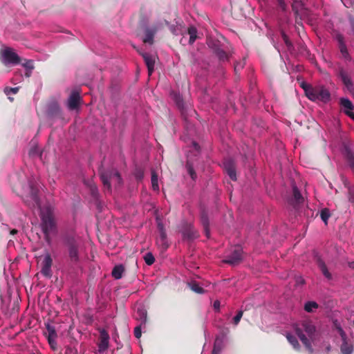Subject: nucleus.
<instances>
[{"label": "nucleus", "instance_id": "nucleus-1", "mask_svg": "<svg viewBox=\"0 0 354 354\" xmlns=\"http://www.w3.org/2000/svg\"><path fill=\"white\" fill-rule=\"evenodd\" d=\"M295 331L309 354H313L314 349L311 342L315 340L317 336L316 327L313 323L309 320H304L300 326L295 328Z\"/></svg>", "mask_w": 354, "mask_h": 354}, {"label": "nucleus", "instance_id": "nucleus-2", "mask_svg": "<svg viewBox=\"0 0 354 354\" xmlns=\"http://www.w3.org/2000/svg\"><path fill=\"white\" fill-rule=\"evenodd\" d=\"M301 87L304 90L306 95L311 101H321L324 103H327L330 100V93L323 85L313 86L302 84Z\"/></svg>", "mask_w": 354, "mask_h": 354}, {"label": "nucleus", "instance_id": "nucleus-3", "mask_svg": "<svg viewBox=\"0 0 354 354\" xmlns=\"http://www.w3.org/2000/svg\"><path fill=\"white\" fill-rule=\"evenodd\" d=\"M66 249V259L70 263H77L80 261L79 248L80 241L79 238L68 236L65 239Z\"/></svg>", "mask_w": 354, "mask_h": 354}, {"label": "nucleus", "instance_id": "nucleus-4", "mask_svg": "<svg viewBox=\"0 0 354 354\" xmlns=\"http://www.w3.org/2000/svg\"><path fill=\"white\" fill-rule=\"evenodd\" d=\"M41 227L46 239L55 230V221L52 211L46 208L45 212L41 213Z\"/></svg>", "mask_w": 354, "mask_h": 354}, {"label": "nucleus", "instance_id": "nucleus-5", "mask_svg": "<svg viewBox=\"0 0 354 354\" xmlns=\"http://www.w3.org/2000/svg\"><path fill=\"white\" fill-rule=\"evenodd\" d=\"M20 57L10 48H5L1 53V61L5 64H18Z\"/></svg>", "mask_w": 354, "mask_h": 354}, {"label": "nucleus", "instance_id": "nucleus-6", "mask_svg": "<svg viewBox=\"0 0 354 354\" xmlns=\"http://www.w3.org/2000/svg\"><path fill=\"white\" fill-rule=\"evenodd\" d=\"M184 240L192 241L199 236L198 231L191 223H185L180 230Z\"/></svg>", "mask_w": 354, "mask_h": 354}, {"label": "nucleus", "instance_id": "nucleus-7", "mask_svg": "<svg viewBox=\"0 0 354 354\" xmlns=\"http://www.w3.org/2000/svg\"><path fill=\"white\" fill-rule=\"evenodd\" d=\"M109 335L104 329L100 330V336L98 339V349L97 354H103L109 348Z\"/></svg>", "mask_w": 354, "mask_h": 354}, {"label": "nucleus", "instance_id": "nucleus-8", "mask_svg": "<svg viewBox=\"0 0 354 354\" xmlns=\"http://www.w3.org/2000/svg\"><path fill=\"white\" fill-rule=\"evenodd\" d=\"M242 248L240 246H236L230 254L223 260V262L227 264L240 263L242 259Z\"/></svg>", "mask_w": 354, "mask_h": 354}, {"label": "nucleus", "instance_id": "nucleus-9", "mask_svg": "<svg viewBox=\"0 0 354 354\" xmlns=\"http://www.w3.org/2000/svg\"><path fill=\"white\" fill-rule=\"evenodd\" d=\"M81 101L80 93L77 90H73L67 100V107L73 111L79 108Z\"/></svg>", "mask_w": 354, "mask_h": 354}, {"label": "nucleus", "instance_id": "nucleus-10", "mask_svg": "<svg viewBox=\"0 0 354 354\" xmlns=\"http://www.w3.org/2000/svg\"><path fill=\"white\" fill-rule=\"evenodd\" d=\"M104 164L105 162L103 161L99 167V175L104 185L109 189L111 188V171L108 166L105 167Z\"/></svg>", "mask_w": 354, "mask_h": 354}, {"label": "nucleus", "instance_id": "nucleus-11", "mask_svg": "<svg viewBox=\"0 0 354 354\" xmlns=\"http://www.w3.org/2000/svg\"><path fill=\"white\" fill-rule=\"evenodd\" d=\"M336 39L338 42V48L339 50L342 58H344L346 61H351L352 58L349 55L343 35L341 34H337L336 35Z\"/></svg>", "mask_w": 354, "mask_h": 354}, {"label": "nucleus", "instance_id": "nucleus-12", "mask_svg": "<svg viewBox=\"0 0 354 354\" xmlns=\"http://www.w3.org/2000/svg\"><path fill=\"white\" fill-rule=\"evenodd\" d=\"M338 77L341 79L342 83L346 89L351 92H354V86L351 79L347 72L344 68H340L338 71Z\"/></svg>", "mask_w": 354, "mask_h": 354}, {"label": "nucleus", "instance_id": "nucleus-13", "mask_svg": "<svg viewBox=\"0 0 354 354\" xmlns=\"http://www.w3.org/2000/svg\"><path fill=\"white\" fill-rule=\"evenodd\" d=\"M340 104L344 109V113L354 120V113L353 112L354 106L352 102L348 98H341Z\"/></svg>", "mask_w": 354, "mask_h": 354}, {"label": "nucleus", "instance_id": "nucleus-14", "mask_svg": "<svg viewBox=\"0 0 354 354\" xmlns=\"http://www.w3.org/2000/svg\"><path fill=\"white\" fill-rule=\"evenodd\" d=\"M142 56L144 59V61L147 66L148 74L151 75L154 71V65L156 62V56L145 53H142Z\"/></svg>", "mask_w": 354, "mask_h": 354}, {"label": "nucleus", "instance_id": "nucleus-15", "mask_svg": "<svg viewBox=\"0 0 354 354\" xmlns=\"http://www.w3.org/2000/svg\"><path fill=\"white\" fill-rule=\"evenodd\" d=\"M304 201V198L302 196L300 191L297 188V187L294 185L292 186V198L290 201V203L296 207L297 205L303 203Z\"/></svg>", "mask_w": 354, "mask_h": 354}, {"label": "nucleus", "instance_id": "nucleus-16", "mask_svg": "<svg viewBox=\"0 0 354 354\" xmlns=\"http://www.w3.org/2000/svg\"><path fill=\"white\" fill-rule=\"evenodd\" d=\"M30 198L31 199V203L29 205L32 207L40 206V200L38 196V189L35 187L32 184L30 185Z\"/></svg>", "mask_w": 354, "mask_h": 354}, {"label": "nucleus", "instance_id": "nucleus-17", "mask_svg": "<svg viewBox=\"0 0 354 354\" xmlns=\"http://www.w3.org/2000/svg\"><path fill=\"white\" fill-rule=\"evenodd\" d=\"M344 154L348 166L354 174V152L348 146H344Z\"/></svg>", "mask_w": 354, "mask_h": 354}, {"label": "nucleus", "instance_id": "nucleus-18", "mask_svg": "<svg viewBox=\"0 0 354 354\" xmlns=\"http://www.w3.org/2000/svg\"><path fill=\"white\" fill-rule=\"evenodd\" d=\"M174 100L176 106L180 110L182 114L185 116V112L187 111V106L184 102L182 96L180 94L175 93L174 95Z\"/></svg>", "mask_w": 354, "mask_h": 354}, {"label": "nucleus", "instance_id": "nucleus-19", "mask_svg": "<svg viewBox=\"0 0 354 354\" xmlns=\"http://www.w3.org/2000/svg\"><path fill=\"white\" fill-rule=\"evenodd\" d=\"M225 169L226 170L227 174L230 176V178L232 180H236V175L235 168L233 165V163L231 161H227L225 162Z\"/></svg>", "mask_w": 354, "mask_h": 354}, {"label": "nucleus", "instance_id": "nucleus-20", "mask_svg": "<svg viewBox=\"0 0 354 354\" xmlns=\"http://www.w3.org/2000/svg\"><path fill=\"white\" fill-rule=\"evenodd\" d=\"M201 222L204 227L206 235L209 236V219L207 212L203 210L201 214Z\"/></svg>", "mask_w": 354, "mask_h": 354}, {"label": "nucleus", "instance_id": "nucleus-21", "mask_svg": "<svg viewBox=\"0 0 354 354\" xmlns=\"http://www.w3.org/2000/svg\"><path fill=\"white\" fill-rule=\"evenodd\" d=\"M286 338L288 342L292 346L295 350H296L297 351H300L301 346L295 336L290 333H287Z\"/></svg>", "mask_w": 354, "mask_h": 354}, {"label": "nucleus", "instance_id": "nucleus-22", "mask_svg": "<svg viewBox=\"0 0 354 354\" xmlns=\"http://www.w3.org/2000/svg\"><path fill=\"white\" fill-rule=\"evenodd\" d=\"M60 108L56 103L50 104L48 109V115L50 117H57L60 115Z\"/></svg>", "mask_w": 354, "mask_h": 354}, {"label": "nucleus", "instance_id": "nucleus-23", "mask_svg": "<svg viewBox=\"0 0 354 354\" xmlns=\"http://www.w3.org/2000/svg\"><path fill=\"white\" fill-rule=\"evenodd\" d=\"M155 33V30L149 28L146 29L145 32V37L143 38V42L152 44L153 43Z\"/></svg>", "mask_w": 354, "mask_h": 354}, {"label": "nucleus", "instance_id": "nucleus-24", "mask_svg": "<svg viewBox=\"0 0 354 354\" xmlns=\"http://www.w3.org/2000/svg\"><path fill=\"white\" fill-rule=\"evenodd\" d=\"M137 319L140 321L141 324H146L147 321V310L142 308H138L136 311Z\"/></svg>", "mask_w": 354, "mask_h": 354}, {"label": "nucleus", "instance_id": "nucleus-25", "mask_svg": "<svg viewBox=\"0 0 354 354\" xmlns=\"http://www.w3.org/2000/svg\"><path fill=\"white\" fill-rule=\"evenodd\" d=\"M214 53L221 62H225L229 60V55L223 49L216 48L214 49Z\"/></svg>", "mask_w": 354, "mask_h": 354}, {"label": "nucleus", "instance_id": "nucleus-26", "mask_svg": "<svg viewBox=\"0 0 354 354\" xmlns=\"http://www.w3.org/2000/svg\"><path fill=\"white\" fill-rule=\"evenodd\" d=\"M187 286H189V288L192 290L194 291V292L196 293H198V294H203L205 290H204V288H203L202 287H201L198 283H196V281H191L189 283H187Z\"/></svg>", "mask_w": 354, "mask_h": 354}, {"label": "nucleus", "instance_id": "nucleus-27", "mask_svg": "<svg viewBox=\"0 0 354 354\" xmlns=\"http://www.w3.org/2000/svg\"><path fill=\"white\" fill-rule=\"evenodd\" d=\"M343 342L341 346V351L342 354H351L353 352V346L348 344L346 339H342Z\"/></svg>", "mask_w": 354, "mask_h": 354}, {"label": "nucleus", "instance_id": "nucleus-28", "mask_svg": "<svg viewBox=\"0 0 354 354\" xmlns=\"http://www.w3.org/2000/svg\"><path fill=\"white\" fill-rule=\"evenodd\" d=\"M187 32L189 35V43L190 44H192L196 41V39L197 38V32H198L197 29L194 26H191L188 28Z\"/></svg>", "mask_w": 354, "mask_h": 354}, {"label": "nucleus", "instance_id": "nucleus-29", "mask_svg": "<svg viewBox=\"0 0 354 354\" xmlns=\"http://www.w3.org/2000/svg\"><path fill=\"white\" fill-rule=\"evenodd\" d=\"M43 275L46 278H50L52 277L51 267H41L39 272L36 274V277H39V275Z\"/></svg>", "mask_w": 354, "mask_h": 354}, {"label": "nucleus", "instance_id": "nucleus-30", "mask_svg": "<svg viewBox=\"0 0 354 354\" xmlns=\"http://www.w3.org/2000/svg\"><path fill=\"white\" fill-rule=\"evenodd\" d=\"M124 272V267H113L112 270V277L115 279H120Z\"/></svg>", "mask_w": 354, "mask_h": 354}, {"label": "nucleus", "instance_id": "nucleus-31", "mask_svg": "<svg viewBox=\"0 0 354 354\" xmlns=\"http://www.w3.org/2000/svg\"><path fill=\"white\" fill-rule=\"evenodd\" d=\"M319 305L315 301H308L304 305V310L308 313H311L313 309L318 308Z\"/></svg>", "mask_w": 354, "mask_h": 354}, {"label": "nucleus", "instance_id": "nucleus-32", "mask_svg": "<svg viewBox=\"0 0 354 354\" xmlns=\"http://www.w3.org/2000/svg\"><path fill=\"white\" fill-rule=\"evenodd\" d=\"M186 168H187V172L189 174L192 179L195 180L197 178V174H196V171H194V169L192 165L189 162H187Z\"/></svg>", "mask_w": 354, "mask_h": 354}, {"label": "nucleus", "instance_id": "nucleus-33", "mask_svg": "<svg viewBox=\"0 0 354 354\" xmlns=\"http://www.w3.org/2000/svg\"><path fill=\"white\" fill-rule=\"evenodd\" d=\"M151 185L153 190L156 191L159 189L158 174L154 171L151 172Z\"/></svg>", "mask_w": 354, "mask_h": 354}, {"label": "nucleus", "instance_id": "nucleus-34", "mask_svg": "<svg viewBox=\"0 0 354 354\" xmlns=\"http://www.w3.org/2000/svg\"><path fill=\"white\" fill-rule=\"evenodd\" d=\"M46 328L48 331V337H57V335L55 330V328L53 326H51L50 324H46Z\"/></svg>", "mask_w": 354, "mask_h": 354}, {"label": "nucleus", "instance_id": "nucleus-35", "mask_svg": "<svg viewBox=\"0 0 354 354\" xmlns=\"http://www.w3.org/2000/svg\"><path fill=\"white\" fill-rule=\"evenodd\" d=\"M143 259H144L145 263L148 266H151V264H153L155 261V258H154L153 255L152 254V253H151V252L146 253L143 256Z\"/></svg>", "mask_w": 354, "mask_h": 354}, {"label": "nucleus", "instance_id": "nucleus-36", "mask_svg": "<svg viewBox=\"0 0 354 354\" xmlns=\"http://www.w3.org/2000/svg\"><path fill=\"white\" fill-rule=\"evenodd\" d=\"M333 324H334V326H335V328L338 331L339 335L341 336L342 339H346L347 338L346 337V334L345 333V332L344 331V330L342 329V328L341 327V326L338 323V322L337 321H335L333 322Z\"/></svg>", "mask_w": 354, "mask_h": 354}, {"label": "nucleus", "instance_id": "nucleus-37", "mask_svg": "<svg viewBox=\"0 0 354 354\" xmlns=\"http://www.w3.org/2000/svg\"><path fill=\"white\" fill-rule=\"evenodd\" d=\"M320 216H321V218L322 220L326 223L327 224V221L329 218V217L330 216V214L329 212V210L326 208L325 209H323L322 211H321V213H320Z\"/></svg>", "mask_w": 354, "mask_h": 354}, {"label": "nucleus", "instance_id": "nucleus-38", "mask_svg": "<svg viewBox=\"0 0 354 354\" xmlns=\"http://www.w3.org/2000/svg\"><path fill=\"white\" fill-rule=\"evenodd\" d=\"M87 185L89 187L90 192H91V195L94 198H97V188L96 185L93 183H92V182L88 183Z\"/></svg>", "mask_w": 354, "mask_h": 354}, {"label": "nucleus", "instance_id": "nucleus-39", "mask_svg": "<svg viewBox=\"0 0 354 354\" xmlns=\"http://www.w3.org/2000/svg\"><path fill=\"white\" fill-rule=\"evenodd\" d=\"M134 176L137 180H142L144 177V171L141 168H136L134 171Z\"/></svg>", "mask_w": 354, "mask_h": 354}, {"label": "nucleus", "instance_id": "nucleus-40", "mask_svg": "<svg viewBox=\"0 0 354 354\" xmlns=\"http://www.w3.org/2000/svg\"><path fill=\"white\" fill-rule=\"evenodd\" d=\"M321 272L327 279L331 280L333 279L332 274L329 272L328 267H321Z\"/></svg>", "mask_w": 354, "mask_h": 354}, {"label": "nucleus", "instance_id": "nucleus-41", "mask_svg": "<svg viewBox=\"0 0 354 354\" xmlns=\"http://www.w3.org/2000/svg\"><path fill=\"white\" fill-rule=\"evenodd\" d=\"M115 179V180L118 184V186L120 187L122 184V180L120 177V174L118 171H115L114 173L112 172V180Z\"/></svg>", "mask_w": 354, "mask_h": 354}, {"label": "nucleus", "instance_id": "nucleus-42", "mask_svg": "<svg viewBox=\"0 0 354 354\" xmlns=\"http://www.w3.org/2000/svg\"><path fill=\"white\" fill-rule=\"evenodd\" d=\"M157 243L160 245L163 250H166L169 247L167 239H157Z\"/></svg>", "mask_w": 354, "mask_h": 354}, {"label": "nucleus", "instance_id": "nucleus-43", "mask_svg": "<svg viewBox=\"0 0 354 354\" xmlns=\"http://www.w3.org/2000/svg\"><path fill=\"white\" fill-rule=\"evenodd\" d=\"M221 351V342L218 343V341L216 340L214 343L212 354H220Z\"/></svg>", "mask_w": 354, "mask_h": 354}, {"label": "nucleus", "instance_id": "nucleus-44", "mask_svg": "<svg viewBox=\"0 0 354 354\" xmlns=\"http://www.w3.org/2000/svg\"><path fill=\"white\" fill-rule=\"evenodd\" d=\"M52 264V259L49 254H46L44 257L43 259V266H51Z\"/></svg>", "mask_w": 354, "mask_h": 354}, {"label": "nucleus", "instance_id": "nucleus-45", "mask_svg": "<svg viewBox=\"0 0 354 354\" xmlns=\"http://www.w3.org/2000/svg\"><path fill=\"white\" fill-rule=\"evenodd\" d=\"M56 338L57 337H48V344L50 346V348L55 351L57 350V342H56Z\"/></svg>", "mask_w": 354, "mask_h": 354}, {"label": "nucleus", "instance_id": "nucleus-46", "mask_svg": "<svg viewBox=\"0 0 354 354\" xmlns=\"http://www.w3.org/2000/svg\"><path fill=\"white\" fill-rule=\"evenodd\" d=\"M295 285L297 286H303L306 283L305 279L301 276H295Z\"/></svg>", "mask_w": 354, "mask_h": 354}, {"label": "nucleus", "instance_id": "nucleus-47", "mask_svg": "<svg viewBox=\"0 0 354 354\" xmlns=\"http://www.w3.org/2000/svg\"><path fill=\"white\" fill-rule=\"evenodd\" d=\"M243 312L242 310L238 311L236 315L233 318V323L234 325H237L239 323V322L243 316Z\"/></svg>", "mask_w": 354, "mask_h": 354}, {"label": "nucleus", "instance_id": "nucleus-48", "mask_svg": "<svg viewBox=\"0 0 354 354\" xmlns=\"http://www.w3.org/2000/svg\"><path fill=\"white\" fill-rule=\"evenodd\" d=\"M143 324H140L139 326H136L135 328H134V336L139 339L141 335H142V330H141V327Z\"/></svg>", "mask_w": 354, "mask_h": 354}, {"label": "nucleus", "instance_id": "nucleus-49", "mask_svg": "<svg viewBox=\"0 0 354 354\" xmlns=\"http://www.w3.org/2000/svg\"><path fill=\"white\" fill-rule=\"evenodd\" d=\"M281 36H282V39H283L284 43L286 44V45L288 47L291 46H292V43L290 41L288 37L286 35V34L284 32H281Z\"/></svg>", "mask_w": 354, "mask_h": 354}, {"label": "nucleus", "instance_id": "nucleus-50", "mask_svg": "<svg viewBox=\"0 0 354 354\" xmlns=\"http://www.w3.org/2000/svg\"><path fill=\"white\" fill-rule=\"evenodd\" d=\"M245 64L243 62H238L234 64V71L237 73L241 69L243 68Z\"/></svg>", "mask_w": 354, "mask_h": 354}, {"label": "nucleus", "instance_id": "nucleus-51", "mask_svg": "<svg viewBox=\"0 0 354 354\" xmlns=\"http://www.w3.org/2000/svg\"><path fill=\"white\" fill-rule=\"evenodd\" d=\"M277 1L278 6L280 7V8L283 11H285L287 8V6H286L284 0H277Z\"/></svg>", "mask_w": 354, "mask_h": 354}, {"label": "nucleus", "instance_id": "nucleus-52", "mask_svg": "<svg viewBox=\"0 0 354 354\" xmlns=\"http://www.w3.org/2000/svg\"><path fill=\"white\" fill-rule=\"evenodd\" d=\"M24 66L30 71L32 70L34 68L32 62L31 60H28L25 64H24Z\"/></svg>", "mask_w": 354, "mask_h": 354}, {"label": "nucleus", "instance_id": "nucleus-53", "mask_svg": "<svg viewBox=\"0 0 354 354\" xmlns=\"http://www.w3.org/2000/svg\"><path fill=\"white\" fill-rule=\"evenodd\" d=\"M19 87H14V88H9L6 89V93L8 94L10 92L16 94L19 91Z\"/></svg>", "mask_w": 354, "mask_h": 354}, {"label": "nucleus", "instance_id": "nucleus-54", "mask_svg": "<svg viewBox=\"0 0 354 354\" xmlns=\"http://www.w3.org/2000/svg\"><path fill=\"white\" fill-rule=\"evenodd\" d=\"M158 239H167L165 231L159 232V236Z\"/></svg>", "mask_w": 354, "mask_h": 354}, {"label": "nucleus", "instance_id": "nucleus-55", "mask_svg": "<svg viewBox=\"0 0 354 354\" xmlns=\"http://www.w3.org/2000/svg\"><path fill=\"white\" fill-rule=\"evenodd\" d=\"M316 258L317 260L318 266H326L325 263L321 259V258L319 257L316 256Z\"/></svg>", "mask_w": 354, "mask_h": 354}, {"label": "nucleus", "instance_id": "nucleus-56", "mask_svg": "<svg viewBox=\"0 0 354 354\" xmlns=\"http://www.w3.org/2000/svg\"><path fill=\"white\" fill-rule=\"evenodd\" d=\"M214 308L215 309H219V308H220V301L218 300H216L214 302Z\"/></svg>", "mask_w": 354, "mask_h": 354}, {"label": "nucleus", "instance_id": "nucleus-57", "mask_svg": "<svg viewBox=\"0 0 354 354\" xmlns=\"http://www.w3.org/2000/svg\"><path fill=\"white\" fill-rule=\"evenodd\" d=\"M349 319L351 321V324L353 326H354V312H353L349 317Z\"/></svg>", "mask_w": 354, "mask_h": 354}, {"label": "nucleus", "instance_id": "nucleus-58", "mask_svg": "<svg viewBox=\"0 0 354 354\" xmlns=\"http://www.w3.org/2000/svg\"><path fill=\"white\" fill-rule=\"evenodd\" d=\"M158 228L159 232L165 231L164 226L161 223H158Z\"/></svg>", "mask_w": 354, "mask_h": 354}, {"label": "nucleus", "instance_id": "nucleus-59", "mask_svg": "<svg viewBox=\"0 0 354 354\" xmlns=\"http://www.w3.org/2000/svg\"><path fill=\"white\" fill-rule=\"evenodd\" d=\"M17 232H18V231H17V230H16V229H12V230L10 231V234H11L12 235L16 234Z\"/></svg>", "mask_w": 354, "mask_h": 354}, {"label": "nucleus", "instance_id": "nucleus-60", "mask_svg": "<svg viewBox=\"0 0 354 354\" xmlns=\"http://www.w3.org/2000/svg\"><path fill=\"white\" fill-rule=\"evenodd\" d=\"M194 146L196 149H199V146H198V145L196 142H194Z\"/></svg>", "mask_w": 354, "mask_h": 354}, {"label": "nucleus", "instance_id": "nucleus-61", "mask_svg": "<svg viewBox=\"0 0 354 354\" xmlns=\"http://www.w3.org/2000/svg\"><path fill=\"white\" fill-rule=\"evenodd\" d=\"M26 76H28V77H29V76H30V73H26Z\"/></svg>", "mask_w": 354, "mask_h": 354}, {"label": "nucleus", "instance_id": "nucleus-62", "mask_svg": "<svg viewBox=\"0 0 354 354\" xmlns=\"http://www.w3.org/2000/svg\"><path fill=\"white\" fill-rule=\"evenodd\" d=\"M97 207H98L99 209L101 208L100 204L97 205Z\"/></svg>", "mask_w": 354, "mask_h": 354}]
</instances>
